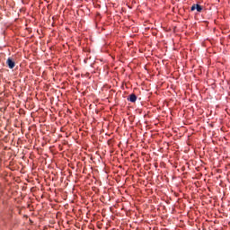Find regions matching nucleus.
Instances as JSON below:
<instances>
[{
  "instance_id": "1",
  "label": "nucleus",
  "mask_w": 230,
  "mask_h": 230,
  "mask_svg": "<svg viewBox=\"0 0 230 230\" xmlns=\"http://www.w3.org/2000/svg\"><path fill=\"white\" fill-rule=\"evenodd\" d=\"M6 64L10 69H13V67H15V62L10 58L6 60Z\"/></svg>"
},
{
  "instance_id": "2",
  "label": "nucleus",
  "mask_w": 230,
  "mask_h": 230,
  "mask_svg": "<svg viewBox=\"0 0 230 230\" xmlns=\"http://www.w3.org/2000/svg\"><path fill=\"white\" fill-rule=\"evenodd\" d=\"M191 12H195V10H197V12H202V6H200V4H193L190 8Z\"/></svg>"
},
{
  "instance_id": "3",
  "label": "nucleus",
  "mask_w": 230,
  "mask_h": 230,
  "mask_svg": "<svg viewBox=\"0 0 230 230\" xmlns=\"http://www.w3.org/2000/svg\"><path fill=\"white\" fill-rule=\"evenodd\" d=\"M128 102L135 103V102L137 100V96H136V94L132 93L128 96Z\"/></svg>"
}]
</instances>
